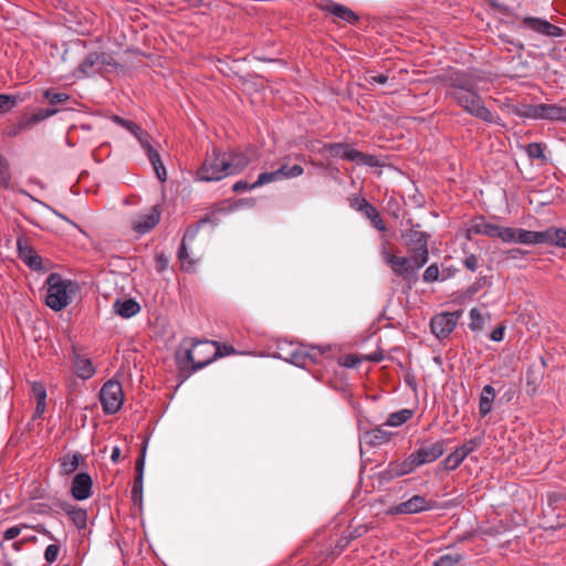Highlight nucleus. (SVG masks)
Returning a JSON list of instances; mask_svg holds the SVG:
<instances>
[{"label":"nucleus","instance_id":"9d476101","mask_svg":"<svg viewBox=\"0 0 566 566\" xmlns=\"http://www.w3.org/2000/svg\"><path fill=\"white\" fill-rule=\"evenodd\" d=\"M302 554L307 556L301 559L300 566H319L328 558L335 557L334 551H331L327 543H310L302 548Z\"/></svg>","mask_w":566,"mask_h":566},{"label":"nucleus","instance_id":"de8ad7c7","mask_svg":"<svg viewBox=\"0 0 566 566\" xmlns=\"http://www.w3.org/2000/svg\"><path fill=\"white\" fill-rule=\"evenodd\" d=\"M44 98L51 105H55V104H61V103L67 102L70 99V95L66 93H57V92H53L51 90H46L44 92Z\"/></svg>","mask_w":566,"mask_h":566},{"label":"nucleus","instance_id":"b1692460","mask_svg":"<svg viewBox=\"0 0 566 566\" xmlns=\"http://www.w3.org/2000/svg\"><path fill=\"white\" fill-rule=\"evenodd\" d=\"M391 432L385 430L381 427H376L364 433V441L370 447H379L385 443H388L391 439Z\"/></svg>","mask_w":566,"mask_h":566},{"label":"nucleus","instance_id":"052dcab7","mask_svg":"<svg viewBox=\"0 0 566 566\" xmlns=\"http://www.w3.org/2000/svg\"><path fill=\"white\" fill-rule=\"evenodd\" d=\"M368 531L366 525H358L354 528H347L343 533L347 536V538L352 542L364 534H366Z\"/></svg>","mask_w":566,"mask_h":566},{"label":"nucleus","instance_id":"e433bc0d","mask_svg":"<svg viewBox=\"0 0 566 566\" xmlns=\"http://www.w3.org/2000/svg\"><path fill=\"white\" fill-rule=\"evenodd\" d=\"M23 98L19 94H0V113H6L18 106Z\"/></svg>","mask_w":566,"mask_h":566},{"label":"nucleus","instance_id":"864d4df0","mask_svg":"<svg viewBox=\"0 0 566 566\" xmlns=\"http://www.w3.org/2000/svg\"><path fill=\"white\" fill-rule=\"evenodd\" d=\"M113 122L116 123L117 125L122 126L123 128L127 129L133 135H136L137 132L140 129V126H138L136 123L125 119L119 116H114Z\"/></svg>","mask_w":566,"mask_h":566},{"label":"nucleus","instance_id":"c756f323","mask_svg":"<svg viewBox=\"0 0 566 566\" xmlns=\"http://www.w3.org/2000/svg\"><path fill=\"white\" fill-rule=\"evenodd\" d=\"M507 531H509L507 524H505L503 521H499L495 524L486 523V524L480 525L478 528V532L480 535L492 536V537L502 535Z\"/></svg>","mask_w":566,"mask_h":566},{"label":"nucleus","instance_id":"c85d7f7f","mask_svg":"<svg viewBox=\"0 0 566 566\" xmlns=\"http://www.w3.org/2000/svg\"><path fill=\"white\" fill-rule=\"evenodd\" d=\"M145 151L147 154V157H148L150 164L153 165V168L156 172L157 178L160 181H165L167 178V172L163 165L159 154L157 153V150L154 147H149V149H147Z\"/></svg>","mask_w":566,"mask_h":566},{"label":"nucleus","instance_id":"603ef678","mask_svg":"<svg viewBox=\"0 0 566 566\" xmlns=\"http://www.w3.org/2000/svg\"><path fill=\"white\" fill-rule=\"evenodd\" d=\"M329 549L334 551L335 556L339 555L350 543L347 536L343 533L342 536L335 542V544L326 542Z\"/></svg>","mask_w":566,"mask_h":566},{"label":"nucleus","instance_id":"49530a36","mask_svg":"<svg viewBox=\"0 0 566 566\" xmlns=\"http://www.w3.org/2000/svg\"><path fill=\"white\" fill-rule=\"evenodd\" d=\"M484 319L481 312L478 308L470 311V323L469 327L473 332H479L483 328Z\"/></svg>","mask_w":566,"mask_h":566},{"label":"nucleus","instance_id":"4be33fe9","mask_svg":"<svg viewBox=\"0 0 566 566\" xmlns=\"http://www.w3.org/2000/svg\"><path fill=\"white\" fill-rule=\"evenodd\" d=\"M539 119L566 123V106L558 104H539Z\"/></svg>","mask_w":566,"mask_h":566},{"label":"nucleus","instance_id":"2eb2a0df","mask_svg":"<svg viewBox=\"0 0 566 566\" xmlns=\"http://www.w3.org/2000/svg\"><path fill=\"white\" fill-rule=\"evenodd\" d=\"M524 27L533 30L534 32L551 36V38H560L565 34L564 30L555 24H552L549 21L536 17H524L522 20Z\"/></svg>","mask_w":566,"mask_h":566},{"label":"nucleus","instance_id":"5701e85b","mask_svg":"<svg viewBox=\"0 0 566 566\" xmlns=\"http://www.w3.org/2000/svg\"><path fill=\"white\" fill-rule=\"evenodd\" d=\"M113 310L120 317L130 318L140 312V305L133 298L116 300Z\"/></svg>","mask_w":566,"mask_h":566},{"label":"nucleus","instance_id":"79ce46f5","mask_svg":"<svg viewBox=\"0 0 566 566\" xmlns=\"http://www.w3.org/2000/svg\"><path fill=\"white\" fill-rule=\"evenodd\" d=\"M11 182L9 164L4 157L0 155V188L8 189Z\"/></svg>","mask_w":566,"mask_h":566},{"label":"nucleus","instance_id":"c9c22d12","mask_svg":"<svg viewBox=\"0 0 566 566\" xmlns=\"http://www.w3.org/2000/svg\"><path fill=\"white\" fill-rule=\"evenodd\" d=\"M464 559L461 553H448L441 555L432 566H459Z\"/></svg>","mask_w":566,"mask_h":566},{"label":"nucleus","instance_id":"680f3d73","mask_svg":"<svg viewBox=\"0 0 566 566\" xmlns=\"http://www.w3.org/2000/svg\"><path fill=\"white\" fill-rule=\"evenodd\" d=\"M27 129H30L28 126V122H25L24 118L21 117L15 125H13L7 130V135L10 137H14Z\"/></svg>","mask_w":566,"mask_h":566},{"label":"nucleus","instance_id":"58836bf2","mask_svg":"<svg viewBox=\"0 0 566 566\" xmlns=\"http://www.w3.org/2000/svg\"><path fill=\"white\" fill-rule=\"evenodd\" d=\"M77 530H84L87 525V511L76 506L69 516Z\"/></svg>","mask_w":566,"mask_h":566},{"label":"nucleus","instance_id":"f704fd0d","mask_svg":"<svg viewBox=\"0 0 566 566\" xmlns=\"http://www.w3.org/2000/svg\"><path fill=\"white\" fill-rule=\"evenodd\" d=\"M276 172H277L280 180H283V179L296 178V177L303 175L304 169L301 165H293L290 167L289 165L283 164L280 166L279 169H276Z\"/></svg>","mask_w":566,"mask_h":566},{"label":"nucleus","instance_id":"bf43d9fd","mask_svg":"<svg viewBox=\"0 0 566 566\" xmlns=\"http://www.w3.org/2000/svg\"><path fill=\"white\" fill-rule=\"evenodd\" d=\"M439 266L433 263L426 269L422 279L427 283L436 282L439 280Z\"/></svg>","mask_w":566,"mask_h":566},{"label":"nucleus","instance_id":"338daca9","mask_svg":"<svg viewBox=\"0 0 566 566\" xmlns=\"http://www.w3.org/2000/svg\"><path fill=\"white\" fill-rule=\"evenodd\" d=\"M143 497V480L135 478L134 485L132 488V500L135 504L142 502Z\"/></svg>","mask_w":566,"mask_h":566},{"label":"nucleus","instance_id":"cd10ccee","mask_svg":"<svg viewBox=\"0 0 566 566\" xmlns=\"http://www.w3.org/2000/svg\"><path fill=\"white\" fill-rule=\"evenodd\" d=\"M516 238V243L528 245L543 244L545 241L544 231H531L521 228H518Z\"/></svg>","mask_w":566,"mask_h":566},{"label":"nucleus","instance_id":"a18cd8bd","mask_svg":"<svg viewBox=\"0 0 566 566\" xmlns=\"http://www.w3.org/2000/svg\"><path fill=\"white\" fill-rule=\"evenodd\" d=\"M518 115L528 119H539V104H524Z\"/></svg>","mask_w":566,"mask_h":566},{"label":"nucleus","instance_id":"0e129e2a","mask_svg":"<svg viewBox=\"0 0 566 566\" xmlns=\"http://www.w3.org/2000/svg\"><path fill=\"white\" fill-rule=\"evenodd\" d=\"M479 444L480 442L478 439H470L469 441L458 447L457 449L460 450L464 458H467L479 447Z\"/></svg>","mask_w":566,"mask_h":566},{"label":"nucleus","instance_id":"423d86ee","mask_svg":"<svg viewBox=\"0 0 566 566\" xmlns=\"http://www.w3.org/2000/svg\"><path fill=\"white\" fill-rule=\"evenodd\" d=\"M380 254L384 263H386L397 276L402 277L405 281L410 282L415 280L417 272L421 269L416 268L413 255L411 254H409V256H398L388 252L385 245Z\"/></svg>","mask_w":566,"mask_h":566},{"label":"nucleus","instance_id":"bb28decb","mask_svg":"<svg viewBox=\"0 0 566 566\" xmlns=\"http://www.w3.org/2000/svg\"><path fill=\"white\" fill-rule=\"evenodd\" d=\"M545 244L556 245L566 249V229L563 228H548L544 230Z\"/></svg>","mask_w":566,"mask_h":566},{"label":"nucleus","instance_id":"13d9d810","mask_svg":"<svg viewBox=\"0 0 566 566\" xmlns=\"http://www.w3.org/2000/svg\"><path fill=\"white\" fill-rule=\"evenodd\" d=\"M360 361L361 359L354 354L344 355L338 359L339 365L347 368H355L360 364Z\"/></svg>","mask_w":566,"mask_h":566},{"label":"nucleus","instance_id":"f257e3e1","mask_svg":"<svg viewBox=\"0 0 566 566\" xmlns=\"http://www.w3.org/2000/svg\"><path fill=\"white\" fill-rule=\"evenodd\" d=\"M484 76L476 71L454 70L442 76L446 97L469 115L485 123H494L492 112L485 106L480 94Z\"/></svg>","mask_w":566,"mask_h":566},{"label":"nucleus","instance_id":"ea45409f","mask_svg":"<svg viewBox=\"0 0 566 566\" xmlns=\"http://www.w3.org/2000/svg\"><path fill=\"white\" fill-rule=\"evenodd\" d=\"M464 459L465 458L460 450L455 449L443 460L442 464L447 471H454L460 467Z\"/></svg>","mask_w":566,"mask_h":566},{"label":"nucleus","instance_id":"e2e57ef3","mask_svg":"<svg viewBox=\"0 0 566 566\" xmlns=\"http://www.w3.org/2000/svg\"><path fill=\"white\" fill-rule=\"evenodd\" d=\"M359 164L364 165V166H368V167H381L382 166V163L380 161V159L377 156L368 155V154H364V153H361Z\"/></svg>","mask_w":566,"mask_h":566},{"label":"nucleus","instance_id":"3c124183","mask_svg":"<svg viewBox=\"0 0 566 566\" xmlns=\"http://www.w3.org/2000/svg\"><path fill=\"white\" fill-rule=\"evenodd\" d=\"M345 143H328L324 144L323 153H328L333 157L342 158V153L344 151Z\"/></svg>","mask_w":566,"mask_h":566},{"label":"nucleus","instance_id":"f3484780","mask_svg":"<svg viewBox=\"0 0 566 566\" xmlns=\"http://www.w3.org/2000/svg\"><path fill=\"white\" fill-rule=\"evenodd\" d=\"M71 361L75 375L83 380L92 378L96 373L91 358L82 355L75 347L72 349Z\"/></svg>","mask_w":566,"mask_h":566},{"label":"nucleus","instance_id":"8fccbe9b","mask_svg":"<svg viewBox=\"0 0 566 566\" xmlns=\"http://www.w3.org/2000/svg\"><path fill=\"white\" fill-rule=\"evenodd\" d=\"M147 449V441L144 442L143 448L140 450V454L135 464V478L137 480H144V468H145V455Z\"/></svg>","mask_w":566,"mask_h":566},{"label":"nucleus","instance_id":"09e8293b","mask_svg":"<svg viewBox=\"0 0 566 566\" xmlns=\"http://www.w3.org/2000/svg\"><path fill=\"white\" fill-rule=\"evenodd\" d=\"M280 180L279 176H277V172L276 170L274 171H266V172H261L259 176H258V179L252 184V187H261L263 185H266V184H270V182H273V181H277Z\"/></svg>","mask_w":566,"mask_h":566},{"label":"nucleus","instance_id":"a878e982","mask_svg":"<svg viewBox=\"0 0 566 566\" xmlns=\"http://www.w3.org/2000/svg\"><path fill=\"white\" fill-rule=\"evenodd\" d=\"M83 460V457L81 453H66L64 454L59 461H60V473L61 475H70L80 465V461Z\"/></svg>","mask_w":566,"mask_h":566},{"label":"nucleus","instance_id":"9b49d317","mask_svg":"<svg viewBox=\"0 0 566 566\" xmlns=\"http://www.w3.org/2000/svg\"><path fill=\"white\" fill-rule=\"evenodd\" d=\"M436 507V502L427 500L422 495H413L409 500L401 502L390 509V513L398 515L418 514L430 511Z\"/></svg>","mask_w":566,"mask_h":566},{"label":"nucleus","instance_id":"4468645a","mask_svg":"<svg viewBox=\"0 0 566 566\" xmlns=\"http://www.w3.org/2000/svg\"><path fill=\"white\" fill-rule=\"evenodd\" d=\"M447 440L441 439L434 442H424L420 448L412 452L419 467L432 463L443 455Z\"/></svg>","mask_w":566,"mask_h":566},{"label":"nucleus","instance_id":"72a5a7b5","mask_svg":"<svg viewBox=\"0 0 566 566\" xmlns=\"http://www.w3.org/2000/svg\"><path fill=\"white\" fill-rule=\"evenodd\" d=\"M296 346L297 344L292 342L280 340L276 346V352L273 356L289 363Z\"/></svg>","mask_w":566,"mask_h":566},{"label":"nucleus","instance_id":"a19ab883","mask_svg":"<svg viewBox=\"0 0 566 566\" xmlns=\"http://www.w3.org/2000/svg\"><path fill=\"white\" fill-rule=\"evenodd\" d=\"M545 145L541 143H531L525 146V151L531 160L538 159L546 161L547 158L544 154Z\"/></svg>","mask_w":566,"mask_h":566},{"label":"nucleus","instance_id":"f03ea898","mask_svg":"<svg viewBox=\"0 0 566 566\" xmlns=\"http://www.w3.org/2000/svg\"><path fill=\"white\" fill-rule=\"evenodd\" d=\"M195 345H199L200 349H202V352L209 353L210 356L206 359L195 361L193 350L186 349L184 355L178 353L176 360L180 371H188L189 374L196 373L214 361L217 358L229 356L235 353L232 346L220 344L216 340L206 339V342H196Z\"/></svg>","mask_w":566,"mask_h":566},{"label":"nucleus","instance_id":"473e14b6","mask_svg":"<svg viewBox=\"0 0 566 566\" xmlns=\"http://www.w3.org/2000/svg\"><path fill=\"white\" fill-rule=\"evenodd\" d=\"M412 417V411L409 409H401L388 416L386 423L389 427H399L406 423Z\"/></svg>","mask_w":566,"mask_h":566},{"label":"nucleus","instance_id":"0eeeda50","mask_svg":"<svg viewBox=\"0 0 566 566\" xmlns=\"http://www.w3.org/2000/svg\"><path fill=\"white\" fill-rule=\"evenodd\" d=\"M99 401L105 415L116 413L123 406L124 392L117 380H107L99 390Z\"/></svg>","mask_w":566,"mask_h":566},{"label":"nucleus","instance_id":"2f4dec72","mask_svg":"<svg viewBox=\"0 0 566 566\" xmlns=\"http://www.w3.org/2000/svg\"><path fill=\"white\" fill-rule=\"evenodd\" d=\"M402 476L398 461H391L388 465L378 473V479L381 483H388L396 478Z\"/></svg>","mask_w":566,"mask_h":566},{"label":"nucleus","instance_id":"5fc2aeb1","mask_svg":"<svg viewBox=\"0 0 566 566\" xmlns=\"http://www.w3.org/2000/svg\"><path fill=\"white\" fill-rule=\"evenodd\" d=\"M187 243L181 242L178 251V259L182 262V266L190 269L195 262L189 259V249Z\"/></svg>","mask_w":566,"mask_h":566},{"label":"nucleus","instance_id":"4c0bfd02","mask_svg":"<svg viewBox=\"0 0 566 566\" xmlns=\"http://www.w3.org/2000/svg\"><path fill=\"white\" fill-rule=\"evenodd\" d=\"M209 221H210V217L205 216L196 224L188 227L182 237L181 242L190 244L197 238L198 232H199L200 228L202 227V224L208 223Z\"/></svg>","mask_w":566,"mask_h":566},{"label":"nucleus","instance_id":"7ed1b4c3","mask_svg":"<svg viewBox=\"0 0 566 566\" xmlns=\"http://www.w3.org/2000/svg\"><path fill=\"white\" fill-rule=\"evenodd\" d=\"M45 304L53 311L65 308L80 292L76 281L64 279L59 273H51L45 280Z\"/></svg>","mask_w":566,"mask_h":566},{"label":"nucleus","instance_id":"69168bd1","mask_svg":"<svg viewBox=\"0 0 566 566\" xmlns=\"http://www.w3.org/2000/svg\"><path fill=\"white\" fill-rule=\"evenodd\" d=\"M60 553V546L56 544H50L44 552V558L49 564H52L56 560Z\"/></svg>","mask_w":566,"mask_h":566},{"label":"nucleus","instance_id":"39448f33","mask_svg":"<svg viewBox=\"0 0 566 566\" xmlns=\"http://www.w3.org/2000/svg\"><path fill=\"white\" fill-rule=\"evenodd\" d=\"M118 67V63L113 55L107 52H91L78 65L77 73L80 77H90L95 74L111 72Z\"/></svg>","mask_w":566,"mask_h":566},{"label":"nucleus","instance_id":"ddd939ff","mask_svg":"<svg viewBox=\"0 0 566 566\" xmlns=\"http://www.w3.org/2000/svg\"><path fill=\"white\" fill-rule=\"evenodd\" d=\"M222 156L226 161L227 175L231 176L242 171L256 157V151L255 149L250 148L244 153H222Z\"/></svg>","mask_w":566,"mask_h":566},{"label":"nucleus","instance_id":"6ab92c4d","mask_svg":"<svg viewBox=\"0 0 566 566\" xmlns=\"http://www.w3.org/2000/svg\"><path fill=\"white\" fill-rule=\"evenodd\" d=\"M319 9L353 25L359 21V17L352 9L332 0H326L324 4L319 6Z\"/></svg>","mask_w":566,"mask_h":566},{"label":"nucleus","instance_id":"dca6fc26","mask_svg":"<svg viewBox=\"0 0 566 566\" xmlns=\"http://www.w3.org/2000/svg\"><path fill=\"white\" fill-rule=\"evenodd\" d=\"M17 250L19 259L31 270H42V259L36 251L29 244L28 239L20 237L17 240Z\"/></svg>","mask_w":566,"mask_h":566},{"label":"nucleus","instance_id":"6e6552de","mask_svg":"<svg viewBox=\"0 0 566 566\" xmlns=\"http://www.w3.org/2000/svg\"><path fill=\"white\" fill-rule=\"evenodd\" d=\"M228 177L226 161L222 153L213 149L197 170V179L200 181H218Z\"/></svg>","mask_w":566,"mask_h":566},{"label":"nucleus","instance_id":"412c9836","mask_svg":"<svg viewBox=\"0 0 566 566\" xmlns=\"http://www.w3.org/2000/svg\"><path fill=\"white\" fill-rule=\"evenodd\" d=\"M159 220H160V210L157 206H154L148 213L138 216L133 221V229L138 234H145L148 231H150L153 228H155L158 224Z\"/></svg>","mask_w":566,"mask_h":566},{"label":"nucleus","instance_id":"4d7b16f0","mask_svg":"<svg viewBox=\"0 0 566 566\" xmlns=\"http://www.w3.org/2000/svg\"><path fill=\"white\" fill-rule=\"evenodd\" d=\"M361 157V151L354 149L350 147L349 144L345 143L344 151L342 153V158L348 160V161H355L359 164Z\"/></svg>","mask_w":566,"mask_h":566},{"label":"nucleus","instance_id":"7c9ffc66","mask_svg":"<svg viewBox=\"0 0 566 566\" xmlns=\"http://www.w3.org/2000/svg\"><path fill=\"white\" fill-rule=\"evenodd\" d=\"M363 214L370 221L371 226L378 231L385 232L387 230L385 221L380 217L376 207H374L371 203L367 209H365Z\"/></svg>","mask_w":566,"mask_h":566},{"label":"nucleus","instance_id":"aec40b11","mask_svg":"<svg viewBox=\"0 0 566 566\" xmlns=\"http://www.w3.org/2000/svg\"><path fill=\"white\" fill-rule=\"evenodd\" d=\"M500 226L489 222L484 216L474 217L468 228V238L471 234L497 238Z\"/></svg>","mask_w":566,"mask_h":566},{"label":"nucleus","instance_id":"1a4fd4ad","mask_svg":"<svg viewBox=\"0 0 566 566\" xmlns=\"http://www.w3.org/2000/svg\"><path fill=\"white\" fill-rule=\"evenodd\" d=\"M328 352L327 347L297 345L289 363L297 367H307L310 364L319 363L321 358Z\"/></svg>","mask_w":566,"mask_h":566},{"label":"nucleus","instance_id":"a211bd4d","mask_svg":"<svg viewBox=\"0 0 566 566\" xmlns=\"http://www.w3.org/2000/svg\"><path fill=\"white\" fill-rule=\"evenodd\" d=\"M93 480L88 473H77L71 484V495L77 501H84L91 497Z\"/></svg>","mask_w":566,"mask_h":566},{"label":"nucleus","instance_id":"6e6d98bb","mask_svg":"<svg viewBox=\"0 0 566 566\" xmlns=\"http://www.w3.org/2000/svg\"><path fill=\"white\" fill-rule=\"evenodd\" d=\"M369 205L370 203L363 197L353 196L349 198L350 208L360 213H363L365 211V209H367L369 207Z\"/></svg>","mask_w":566,"mask_h":566},{"label":"nucleus","instance_id":"37998d69","mask_svg":"<svg viewBox=\"0 0 566 566\" xmlns=\"http://www.w3.org/2000/svg\"><path fill=\"white\" fill-rule=\"evenodd\" d=\"M518 228L500 227L497 238L505 243H516Z\"/></svg>","mask_w":566,"mask_h":566},{"label":"nucleus","instance_id":"20e7f679","mask_svg":"<svg viewBox=\"0 0 566 566\" xmlns=\"http://www.w3.org/2000/svg\"><path fill=\"white\" fill-rule=\"evenodd\" d=\"M408 223L411 228L401 232L403 245L408 253L413 255L416 268H423L429 260L428 242L431 235L418 230L420 224H413L411 219L408 220Z\"/></svg>","mask_w":566,"mask_h":566},{"label":"nucleus","instance_id":"774afa93","mask_svg":"<svg viewBox=\"0 0 566 566\" xmlns=\"http://www.w3.org/2000/svg\"><path fill=\"white\" fill-rule=\"evenodd\" d=\"M134 136L136 137V139L138 140L144 150H147L149 149V147H153L150 144V135L144 129L140 128Z\"/></svg>","mask_w":566,"mask_h":566},{"label":"nucleus","instance_id":"393cba45","mask_svg":"<svg viewBox=\"0 0 566 566\" xmlns=\"http://www.w3.org/2000/svg\"><path fill=\"white\" fill-rule=\"evenodd\" d=\"M495 396V389L491 385H485L482 388L479 398V412L481 417H485L492 411Z\"/></svg>","mask_w":566,"mask_h":566},{"label":"nucleus","instance_id":"c03bdc74","mask_svg":"<svg viewBox=\"0 0 566 566\" xmlns=\"http://www.w3.org/2000/svg\"><path fill=\"white\" fill-rule=\"evenodd\" d=\"M398 467H400V472L402 475L411 473L419 468L412 453H410L405 460L398 461Z\"/></svg>","mask_w":566,"mask_h":566},{"label":"nucleus","instance_id":"f8f14e48","mask_svg":"<svg viewBox=\"0 0 566 566\" xmlns=\"http://www.w3.org/2000/svg\"><path fill=\"white\" fill-rule=\"evenodd\" d=\"M460 315L459 311L437 314L430 321L431 332L440 339L448 337L454 329Z\"/></svg>","mask_w":566,"mask_h":566}]
</instances>
